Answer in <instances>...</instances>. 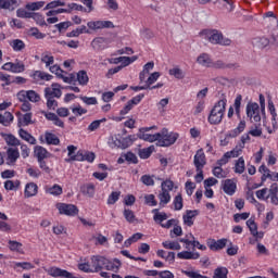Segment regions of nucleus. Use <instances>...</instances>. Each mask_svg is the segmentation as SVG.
<instances>
[{"instance_id": "f257e3e1", "label": "nucleus", "mask_w": 278, "mask_h": 278, "mask_svg": "<svg viewBox=\"0 0 278 278\" xmlns=\"http://www.w3.org/2000/svg\"><path fill=\"white\" fill-rule=\"evenodd\" d=\"M91 267L93 273H101V270L116 271L121 268V260L114 258L112 262L104 256L96 255L91 257Z\"/></svg>"}, {"instance_id": "f03ea898", "label": "nucleus", "mask_w": 278, "mask_h": 278, "mask_svg": "<svg viewBox=\"0 0 278 278\" xmlns=\"http://www.w3.org/2000/svg\"><path fill=\"white\" fill-rule=\"evenodd\" d=\"M156 135H159V138L156 139L157 147H172V144H175L179 138V134L170 132L166 128H163L161 132H156Z\"/></svg>"}, {"instance_id": "7ed1b4c3", "label": "nucleus", "mask_w": 278, "mask_h": 278, "mask_svg": "<svg viewBox=\"0 0 278 278\" xmlns=\"http://www.w3.org/2000/svg\"><path fill=\"white\" fill-rule=\"evenodd\" d=\"M206 36L208 38V42L212 45H222L223 47H229V45H231V40L223 37V33L218 30H207Z\"/></svg>"}, {"instance_id": "20e7f679", "label": "nucleus", "mask_w": 278, "mask_h": 278, "mask_svg": "<svg viewBox=\"0 0 278 278\" xmlns=\"http://www.w3.org/2000/svg\"><path fill=\"white\" fill-rule=\"evenodd\" d=\"M247 116L250 118V121L260 123L262 121V115L260 114V104L256 102H249L247 104Z\"/></svg>"}, {"instance_id": "39448f33", "label": "nucleus", "mask_w": 278, "mask_h": 278, "mask_svg": "<svg viewBox=\"0 0 278 278\" xmlns=\"http://www.w3.org/2000/svg\"><path fill=\"white\" fill-rule=\"evenodd\" d=\"M151 129H157V126L140 128L137 137L140 140H144L146 142H156V140L160 138V135H157V134H154V135L147 134V131H151Z\"/></svg>"}, {"instance_id": "423d86ee", "label": "nucleus", "mask_w": 278, "mask_h": 278, "mask_svg": "<svg viewBox=\"0 0 278 278\" xmlns=\"http://www.w3.org/2000/svg\"><path fill=\"white\" fill-rule=\"evenodd\" d=\"M58 210L60 214H65V216H77L79 214V208L75 204L61 203L58 204Z\"/></svg>"}, {"instance_id": "0eeeda50", "label": "nucleus", "mask_w": 278, "mask_h": 278, "mask_svg": "<svg viewBox=\"0 0 278 278\" xmlns=\"http://www.w3.org/2000/svg\"><path fill=\"white\" fill-rule=\"evenodd\" d=\"M136 140H137L136 135H130L126 138L114 139L113 144H114V147H117V149H128V147H131V144H134V142H136Z\"/></svg>"}, {"instance_id": "6e6552de", "label": "nucleus", "mask_w": 278, "mask_h": 278, "mask_svg": "<svg viewBox=\"0 0 278 278\" xmlns=\"http://www.w3.org/2000/svg\"><path fill=\"white\" fill-rule=\"evenodd\" d=\"M87 26L93 31H97V29H114V23L111 21L88 22Z\"/></svg>"}, {"instance_id": "1a4fd4ad", "label": "nucleus", "mask_w": 278, "mask_h": 278, "mask_svg": "<svg viewBox=\"0 0 278 278\" xmlns=\"http://www.w3.org/2000/svg\"><path fill=\"white\" fill-rule=\"evenodd\" d=\"M242 153V148H235L232 151L226 152L222 159H219L216 164L217 166H225L231 160V157H238Z\"/></svg>"}, {"instance_id": "9d476101", "label": "nucleus", "mask_w": 278, "mask_h": 278, "mask_svg": "<svg viewBox=\"0 0 278 278\" xmlns=\"http://www.w3.org/2000/svg\"><path fill=\"white\" fill-rule=\"evenodd\" d=\"M45 270L50 277L75 278V277H73L72 273H70L66 269L59 268V267H50Z\"/></svg>"}, {"instance_id": "9b49d317", "label": "nucleus", "mask_w": 278, "mask_h": 278, "mask_svg": "<svg viewBox=\"0 0 278 278\" xmlns=\"http://www.w3.org/2000/svg\"><path fill=\"white\" fill-rule=\"evenodd\" d=\"M193 164H194L197 170H203L205 164H207L206 159H205V152H203V149H200L197 151L194 159H193Z\"/></svg>"}, {"instance_id": "f8f14e48", "label": "nucleus", "mask_w": 278, "mask_h": 278, "mask_svg": "<svg viewBox=\"0 0 278 278\" xmlns=\"http://www.w3.org/2000/svg\"><path fill=\"white\" fill-rule=\"evenodd\" d=\"M46 99H60L62 97V90H60V85L53 84L52 88L48 87L45 89Z\"/></svg>"}, {"instance_id": "ddd939ff", "label": "nucleus", "mask_w": 278, "mask_h": 278, "mask_svg": "<svg viewBox=\"0 0 278 278\" xmlns=\"http://www.w3.org/2000/svg\"><path fill=\"white\" fill-rule=\"evenodd\" d=\"M212 110L217 114L225 115V110H227V96H225V93H222L219 100L214 104Z\"/></svg>"}, {"instance_id": "4468645a", "label": "nucleus", "mask_w": 278, "mask_h": 278, "mask_svg": "<svg viewBox=\"0 0 278 278\" xmlns=\"http://www.w3.org/2000/svg\"><path fill=\"white\" fill-rule=\"evenodd\" d=\"M105 45H110V40L104 37H97L91 41V47L94 51H103Z\"/></svg>"}, {"instance_id": "2eb2a0df", "label": "nucleus", "mask_w": 278, "mask_h": 278, "mask_svg": "<svg viewBox=\"0 0 278 278\" xmlns=\"http://www.w3.org/2000/svg\"><path fill=\"white\" fill-rule=\"evenodd\" d=\"M21 157V152H18V149L16 148H9L7 150V164H16V160Z\"/></svg>"}, {"instance_id": "dca6fc26", "label": "nucleus", "mask_w": 278, "mask_h": 278, "mask_svg": "<svg viewBox=\"0 0 278 278\" xmlns=\"http://www.w3.org/2000/svg\"><path fill=\"white\" fill-rule=\"evenodd\" d=\"M244 129H247V122L245 121H241L238 124V127H236L235 129L230 130L226 135V138H238V136H240L242 134V131H244Z\"/></svg>"}, {"instance_id": "f3484780", "label": "nucleus", "mask_w": 278, "mask_h": 278, "mask_svg": "<svg viewBox=\"0 0 278 278\" xmlns=\"http://www.w3.org/2000/svg\"><path fill=\"white\" fill-rule=\"evenodd\" d=\"M207 244L211 251H220L227 247V239H219L217 241L213 239L208 241Z\"/></svg>"}, {"instance_id": "a211bd4d", "label": "nucleus", "mask_w": 278, "mask_h": 278, "mask_svg": "<svg viewBox=\"0 0 278 278\" xmlns=\"http://www.w3.org/2000/svg\"><path fill=\"white\" fill-rule=\"evenodd\" d=\"M212 68L236 70V68H240V65L238 63H226L225 61L217 60V61L213 62Z\"/></svg>"}, {"instance_id": "6ab92c4d", "label": "nucleus", "mask_w": 278, "mask_h": 278, "mask_svg": "<svg viewBox=\"0 0 278 278\" xmlns=\"http://www.w3.org/2000/svg\"><path fill=\"white\" fill-rule=\"evenodd\" d=\"M236 182L231 179H226L223 185V190L226 194H229V197H233L236 194Z\"/></svg>"}, {"instance_id": "aec40b11", "label": "nucleus", "mask_w": 278, "mask_h": 278, "mask_svg": "<svg viewBox=\"0 0 278 278\" xmlns=\"http://www.w3.org/2000/svg\"><path fill=\"white\" fill-rule=\"evenodd\" d=\"M15 8H18V0H0V10L14 12Z\"/></svg>"}, {"instance_id": "412c9836", "label": "nucleus", "mask_w": 278, "mask_h": 278, "mask_svg": "<svg viewBox=\"0 0 278 278\" xmlns=\"http://www.w3.org/2000/svg\"><path fill=\"white\" fill-rule=\"evenodd\" d=\"M252 45L255 49H266L270 45V40L266 37H256L252 39Z\"/></svg>"}, {"instance_id": "4be33fe9", "label": "nucleus", "mask_w": 278, "mask_h": 278, "mask_svg": "<svg viewBox=\"0 0 278 278\" xmlns=\"http://www.w3.org/2000/svg\"><path fill=\"white\" fill-rule=\"evenodd\" d=\"M34 153H35V156L37 157V161L47 160L48 157H51V153H49L47 149L42 148V146H36Z\"/></svg>"}, {"instance_id": "5701e85b", "label": "nucleus", "mask_w": 278, "mask_h": 278, "mask_svg": "<svg viewBox=\"0 0 278 278\" xmlns=\"http://www.w3.org/2000/svg\"><path fill=\"white\" fill-rule=\"evenodd\" d=\"M225 115L223 113H217L216 111L211 110L208 115V123L211 125H220Z\"/></svg>"}, {"instance_id": "b1692460", "label": "nucleus", "mask_w": 278, "mask_h": 278, "mask_svg": "<svg viewBox=\"0 0 278 278\" xmlns=\"http://www.w3.org/2000/svg\"><path fill=\"white\" fill-rule=\"evenodd\" d=\"M195 216H199V211H186V214L182 217L185 225L192 227V225H194V220H192V218H195Z\"/></svg>"}, {"instance_id": "393cba45", "label": "nucleus", "mask_w": 278, "mask_h": 278, "mask_svg": "<svg viewBox=\"0 0 278 278\" xmlns=\"http://www.w3.org/2000/svg\"><path fill=\"white\" fill-rule=\"evenodd\" d=\"M178 260H199L201 254L199 252L182 251L177 254Z\"/></svg>"}, {"instance_id": "a878e982", "label": "nucleus", "mask_w": 278, "mask_h": 278, "mask_svg": "<svg viewBox=\"0 0 278 278\" xmlns=\"http://www.w3.org/2000/svg\"><path fill=\"white\" fill-rule=\"evenodd\" d=\"M24 194L27 199L36 197V194H38V185H36L35 182L27 184L25 187Z\"/></svg>"}, {"instance_id": "bb28decb", "label": "nucleus", "mask_w": 278, "mask_h": 278, "mask_svg": "<svg viewBox=\"0 0 278 278\" xmlns=\"http://www.w3.org/2000/svg\"><path fill=\"white\" fill-rule=\"evenodd\" d=\"M197 62H198V64H201V66H205L206 68H212L213 63H214V62H212V59L210 58V55L205 54V53L198 56Z\"/></svg>"}, {"instance_id": "cd10ccee", "label": "nucleus", "mask_w": 278, "mask_h": 278, "mask_svg": "<svg viewBox=\"0 0 278 278\" xmlns=\"http://www.w3.org/2000/svg\"><path fill=\"white\" fill-rule=\"evenodd\" d=\"M152 214H154L153 220H155L159 225H164V220L168 219V215L165 212L160 213V210L157 208H154Z\"/></svg>"}, {"instance_id": "c85d7f7f", "label": "nucleus", "mask_w": 278, "mask_h": 278, "mask_svg": "<svg viewBox=\"0 0 278 278\" xmlns=\"http://www.w3.org/2000/svg\"><path fill=\"white\" fill-rule=\"evenodd\" d=\"M14 121V115H12L10 112H4L3 114H0V125H3L4 127H10V124Z\"/></svg>"}, {"instance_id": "c756f323", "label": "nucleus", "mask_w": 278, "mask_h": 278, "mask_svg": "<svg viewBox=\"0 0 278 278\" xmlns=\"http://www.w3.org/2000/svg\"><path fill=\"white\" fill-rule=\"evenodd\" d=\"M2 138H4L9 147H21V140L16 139L14 135L2 134Z\"/></svg>"}, {"instance_id": "7c9ffc66", "label": "nucleus", "mask_w": 278, "mask_h": 278, "mask_svg": "<svg viewBox=\"0 0 278 278\" xmlns=\"http://www.w3.org/2000/svg\"><path fill=\"white\" fill-rule=\"evenodd\" d=\"M160 205H168L170 203V192L168 190L162 189V192L159 194Z\"/></svg>"}, {"instance_id": "2f4dec72", "label": "nucleus", "mask_w": 278, "mask_h": 278, "mask_svg": "<svg viewBox=\"0 0 278 278\" xmlns=\"http://www.w3.org/2000/svg\"><path fill=\"white\" fill-rule=\"evenodd\" d=\"M18 134H20V137L22 138V140L29 142V144H36V138H34V136H31V134L27 132V130L21 128Z\"/></svg>"}, {"instance_id": "473e14b6", "label": "nucleus", "mask_w": 278, "mask_h": 278, "mask_svg": "<svg viewBox=\"0 0 278 278\" xmlns=\"http://www.w3.org/2000/svg\"><path fill=\"white\" fill-rule=\"evenodd\" d=\"M80 34H90V30L86 27V25H83L71 33L67 34L68 38H77Z\"/></svg>"}, {"instance_id": "72a5a7b5", "label": "nucleus", "mask_w": 278, "mask_h": 278, "mask_svg": "<svg viewBox=\"0 0 278 278\" xmlns=\"http://www.w3.org/2000/svg\"><path fill=\"white\" fill-rule=\"evenodd\" d=\"M90 78L88 77V73L86 71H79L77 73V81L80 86H88V81Z\"/></svg>"}, {"instance_id": "f704fd0d", "label": "nucleus", "mask_w": 278, "mask_h": 278, "mask_svg": "<svg viewBox=\"0 0 278 278\" xmlns=\"http://www.w3.org/2000/svg\"><path fill=\"white\" fill-rule=\"evenodd\" d=\"M162 245L164 249H169L170 251H181V244L177 241H164Z\"/></svg>"}, {"instance_id": "c9c22d12", "label": "nucleus", "mask_w": 278, "mask_h": 278, "mask_svg": "<svg viewBox=\"0 0 278 278\" xmlns=\"http://www.w3.org/2000/svg\"><path fill=\"white\" fill-rule=\"evenodd\" d=\"M80 191L83 192V194H86L87 197H94V185L92 184H87V185H84L81 188H80Z\"/></svg>"}, {"instance_id": "e433bc0d", "label": "nucleus", "mask_w": 278, "mask_h": 278, "mask_svg": "<svg viewBox=\"0 0 278 278\" xmlns=\"http://www.w3.org/2000/svg\"><path fill=\"white\" fill-rule=\"evenodd\" d=\"M258 172L262 173V182L266 181V179H273V175L270 174V169L266 167V165H261Z\"/></svg>"}, {"instance_id": "4c0bfd02", "label": "nucleus", "mask_w": 278, "mask_h": 278, "mask_svg": "<svg viewBox=\"0 0 278 278\" xmlns=\"http://www.w3.org/2000/svg\"><path fill=\"white\" fill-rule=\"evenodd\" d=\"M10 46L12 47L13 51H23V49H25V42L21 39H13L10 42Z\"/></svg>"}, {"instance_id": "58836bf2", "label": "nucleus", "mask_w": 278, "mask_h": 278, "mask_svg": "<svg viewBox=\"0 0 278 278\" xmlns=\"http://www.w3.org/2000/svg\"><path fill=\"white\" fill-rule=\"evenodd\" d=\"M245 166H244V157H239L238 161L235 164V173L238 175H242L244 173Z\"/></svg>"}, {"instance_id": "ea45409f", "label": "nucleus", "mask_w": 278, "mask_h": 278, "mask_svg": "<svg viewBox=\"0 0 278 278\" xmlns=\"http://www.w3.org/2000/svg\"><path fill=\"white\" fill-rule=\"evenodd\" d=\"M45 138H46L47 144H54V146L60 144V138H58V136H55L54 134L46 132Z\"/></svg>"}, {"instance_id": "a19ab883", "label": "nucleus", "mask_w": 278, "mask_h": 278, "mask_svg": "<svg viewBox=\"0 0 278 278\" xmlns=\"http://www.w3.org/2000/svg\"><path fill=\"white\" fill-rule=\"evenodd\" d=\"M9 249L10 251H16V253H23L21 249H23V243L14 240H9Z\"/></svg>"}, {"instance_id": "79ce46f5", "label": "nucleus", "mask_w": 278, "mask_h": 278, "mask_svg": "<svg viewBox=\"0 0 278 278\" xmlns=\"http://www.w3.org/2000/svg\"><path fill=\"white\" fill-rule=\"evenodd\" d=\"M169 75H173L176 79H184V77H186V73L179 67L169 70Z\"/></svg>"}, {"instance_id": "37998d69", "label": "nucleus", "mask_w": 278, "mask_h": 278, "mask_svg": "<svg viewBox=\"0 0 278 278\" xmlns=\"http://www.w3.org/2000/svg\"><path fill=\"white\" fill-rule=\"evenodd\" d=\"M174 210L176 211L184 210V198L181 197V193H178L174 198Z\"/></svg>"}, {"instance_id": "c03bdc74", "label": "nucleus", "mask_w": 278, "mask_h": 278, "mask_svg": "<svg viewBox=\"0 0 278 278\" xmlns=\"http://www.w3.org/2000/svg\"><path fill=\"white\" fill-rule=\"evenodd\" d=\"M247 225L252 236H260V232L257 231V224H255V220L253 218L248 219Z\"/></svg>"}, {"instance_id": "a18cd8bd", "label": "nucleus", "mask_w": 278, "mask_h": 278, "mask_svg": "<svg viewBox=\"0 0 278 278\" xmlns=\"http://www.w3.org/2000/svg\"><path fill=\"white\" fill-rule=\"evenodd\" d=\"M227 275H229V270L226 267H218L215 269L213 278H227Z\"/></svg>"}, {"instance_id": "49530a36", "label": "nucleus", "mask_w": 278, "mask_h": 278, "mask_svg": "<svg viewBox=\"0 0 278 278\" xmlns=\"http://www.w3.org/2000/svg\"><path fill=\"white\" fill-rule=\"evenodd\" d=\"M40 8H45V1L31 2L26 4V10H30L31 12H36V10H40Z\"/></svg>"}, {"instance_id": "de8ad7c7", "label": "nucleus", "mask_w": 278, "mask_h": 278, "mask_svg": "<svg viewBox=\"0 0 278 278\" xmlns=\"http://www.w3.org/2000/svg\"><path fill=\"white\" fill-rule=\"evenodd\" d=\"M30 18H34L37 25H40L41 27L47 25V22L45 21V16H42V14L40 13H31Z\"/></svg>"}, {"instance_id": "09e8293b", "label": "nucleus", "mask_w": 278, "mask_h": 278, "mask_svg": "<svg viewBox=\"0 0 278 278\" xmlns=\"http://www.w3.org/2000/svg\"><path fill=\"white\" fill-rule=\"evenodd\" d=\"M156 79H160V72L152 73L146 80V86H148V88H151V86L155 84Z\"/></svg>"}, {"instance_id": "8fccbe9b", "label": "nucleus", "mask_w": 278, "mask_h": 278, "mask_svg": "<svg viewBox=\"0 0 278 278\" xmlns=\"http://www.w3.org/2000/svg\"><path fill=\"white\" fill-rule=\"evenodd\" d=\"M65 162H85V153L83 151H78L77 154L70 159H65Z\"/></svg>"}, {"instance_id": "3c124183", "label": "nucleus", "mask_w": 278, "mask_h": 278, "mask_svg": "<svg viewBox=\"0 0 278 278\" xmlns=\"http://www.w3.org/2000/svg\"><path fill=\"white\" fill-rule=\"evenodd\" d=\"M151 153H153V148H144L139 151V157H141V160H149V157H151Z\"/></svg>"}, {"instance_id": "603ef678", "label": "nucleus", "mask_w": 278, "mask_h": 278, "mask_svg": "<svg viewBox=\"0 0 278 278\" xmlns=\"http://www.w3.org/2000/svg\"><path fill=\"white\" fill-rule=\"evenodd\" d=\"M27 99H28V101H31V103H38V101H40V94H38L34 90H28L27 91Z\"/></svg>"}, {"instance_id": "864d4df0", "label": "nucleus", "mask_w": 278, "mask_h": 278, "mask_svg": "<svg viewBox=\"0 0 278 278\" xmlns=\"http://www.w3.org/2000/svg\"><path fill=\"white\" fill-rule=\"evenodd\" d=\"M124 217L127 220V223H135L136 222V215L134 214V211L129 208L124 210Z\"/></svg>"}, {"instance_id": "5fc2aeb1", "label": "nucleus", "mask_w": 278, "mask_h": 278, "mask_svg": "<svg viewBox=\"0 0 278 278\" xmlns=\"http://www.w3.org/2000/svg\"><path fill=\"white\" fill-rule=\"evenodd\" d=\"M105 121H108V119H106V118H102V119L93 121V122L88 126V130H89V131H97V129H99V127H101V123H105Z\"/></svg>"}, {"instance_id": "6e6d98bb", "label": "nucleus", "mask_w": 278, "mask_h": 278, "mask_svg": "<svg viewBox=\"0 0 278 278\" xmlns=\"http://www.w3.org/2000/svg\"><path fill=\"white\" fill-rule=\"evenodd\" d=\"M118 199H121V192L118 191H113L108 199V204L109 205H114V203H116V201H118Z\"/></svg>"}, {"instance_id": "4d7b16f0", "label": "nucleus", "mask_w": 278, "mask_h": 278, "mask_svg": "<svg viewBox=\"0 0 278 278\" xmlns=\"http://www.w3.org/2000/svg\"><path fill=\"white\" fill-rule=\"evenodd\" d=\"M124 160L126 162H129L130 164H138V156L134 154L132 152H127L126 154L123 155Z\"/></svg>"}, {"instance_id": "13d9d810", "label": "nucleus", "mask_w": 278, "mask_h": 278, "mask_svg": "<svg viewBox=\"0 0 278 278\" xmlns=\"http://www.w3.org/2000/svg\"><path fill=\"white\" fill-rule=\"evenodd\" d=\"M47 192H49V194H53L54 197H60V194H62V188L59 185H54L48 188Z\"/></svg>"}, {"instance_id": "bf43d9fd", "label": "nucleus", "mask_w": 278, "mask_h": 278, "mask_svg": "<svg viewBox=\"0 0 278 278\" xmlns=\"http://www.w3.org/2000/svg\"><path fill=\"white\" fill-rule=\"evenodd\" d=\"M154 176L151 175H143L141 177V181L144 186H155V180H153Z\"/></svg>"}, {"instance_id": "052dcab7", "label": "nucleus", "mask_w": 278, "mask_h": 278, "mask_svg": "<svg viewBox=\"0 0 278 278\" xmlns=\"http://www.w3.org/2000/svg\"><path fill=\"white\" fill-rule=\"evenodd\" d=\"M41 62L43 64H46L47 67L51 66L54 62V58L53 55H49V54H42L41 55Z\"/></svg>"}, {"instance_id": "680f3d73", "label": "nucleus", "mask_w": 278, "mask_h": 278, "mask_svg": "<svg viewBox=\"0 0 278 278\" xmlns=\"http://www.w3.org/2000/svg\"><path fill=\"white\" fill-rule=\"evenodd\" d=\"M31 12H27L25 9H17L16 16L18 18H31Z\"/></svg>"}, {"instance_id": "e2e57ef3", "label": "nucleus", "mask_w": 278, "mask_h": 278, "mask_svg": "<svg viewBox=\"0 0 278 278\" xmlns=\"http://www.w3.org/2000/svg\"><path fill=\"white\" fill-rule=\"evenodd\" d=\"M161 188L162 190H167V192H169L170 190H173V188H175V182H173V180H164L161 184Z\"/></svg>"}, {"instance_id": "0e129e2a", "label": "nucleus", "mask_w": 278, "mask_h": 278, "mask_svg": "<svg viewBox=\"0 0 278 278\" xmlns=\"http://www.w3.org/2000/svg\"><path fill=\"white\" fill-rule=\"evenodd\" d=\"M144 201L147 205H150L151 207H154V205H157V201L155 200L154 194H148L144 197Z\"/></svg>"}, {"instance_id": "69168bd1", "label": "nucleus", "mask_w": 278, "mask_h": 278, "mask_svg": "<svg viewBox=\"0 0 278 278\" xmlns=\"http://www.w3.org/2000/svg\"><path fill=\"white\" fill-rule=\"evenodd\" d=\"M15 268H23V270H31L34 265L29 262L15 263Z\"/></svg>"}, {"instance_id": "338daca9", "label": "nucleus", "mask_w": 278, "mask_h": 278, "mask_svg": "<svg viewBox=\"0 0 278 278\" xmlns=\"http://www.w3.org/2000/svg\"><path fill=\"white\" fill-rule=\"evenodd\" d=\"M25 72V64L17 62L13 63L12 73H24Z\"/></svg>"}, {"instance_id": "774afa93", "label": "nucleus", "mask_w": 278, "mask_h": 278, "mask_svg": "<svg viewBox=\"0 0 278 278\" xmlns=\"http://www.w3.org/2000/svg\"><path fill=\"white\" fill-rule=\"evenodd\" d=\"M48 110H55L58 108V100L55 98H46Z\"/></svg>"}]
</instances>
